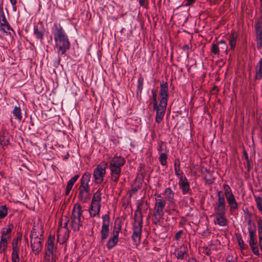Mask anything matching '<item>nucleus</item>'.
<instances>
[{"instance_id":"nucleus-1","label":"nucleus","mask_w":262,"mask_h":262,"mask_svg":"<svg viewBox=\"0 0 262 262\" xmlns=\"http://www.w3.org/2000/svg\"><path fill=\"white\" fill-rule=\"evenodd\" d=\"M58 54L63 55L70 49L71 43L65 30L59 23H54L52 28Z\"/></svg>"},{"instance_id":"nucleus-38","label":"nucleus","mask_w":262,"mask_h":262,"mask_svg":"<svg viewBox=\"0 0 262 262\" xmlns=\"http://www.w3.org/2000/svg\"><path fill=\"white\" fill-rule=\"evenodd\" d=\"M121 229V225L120 223L115 224L113 229V235H116L118 237L119 233Z\"/></svg>"},{"instance_id":"nucleus-44","label":"nucleus","mask_w":262,"mask_h":262,"mask_svg":"<svg viewBox=\"0 0 262 262\" xmlns=\"http://www.w3.org/2000/svg\"><path fill=\"white\" fill-rule=\"evenodd\" d=\"M252 228H249V237H256V228L255 224H253Z\"/></svg>"},{"instance_id":"nucleus-48","label":"nucleus","mask_w":262,"mask_h":262,"mask_svg":"<svg viewBox=\"0 0 262 262\" xmlns=\"http://www.w3.org/2000/svg\"><path fill=\"white\" fill-rule=\"evenodd\" d=\"M44 259L45 261H53V254L46 252Z\"/></svg>"},{"instance_id":"nucleus-61","label":"nucleus","mask_w":262,"mask_h":262,"mask_svg":"<svg viewBox=\"0 0 262 262\" xmlns=\"http://www.w3.org/2000/svg\"><path fill=\"white\" fill-rule=\"evenodd\" d=\"M207 2L210 5H214L217 3V0H207Z\"/></svg>"},{"instance_id":"nucleus-14","label":"nucleus","mask_w":262,"mask_h":262,"mask_svg":"<svg viewBox=\"0 0 262 262\" xmlns=\"http://www.w3.org/2000/svg\"><path fill=\"white\" fill-rule=\"evenodd\" d=\"M249 244L252 251V252L256 256H259L260 253L259 252L258 246L256 237H249Z\"/></svg>"},{"instance_id":"nucleus-8","label":"nucleus","mask_w":262,"mask_h":262,"mask_svg":"<svg viewBox=\"0 0 262 262\" xmlns=\"http://www.w3.org/2000/svg\"><path fill=\"white\" fill-rule=\"evenodd\" d=\"M216 196L217 201L215 205V211H227V207L226 205V201L224 192L221 190H217L216 192Z\"/></svg>"},{"instance_id":"nucleus-55","label":"nucleus","mask_w":262,"mask_h":262,"mask_svg":"<svg viewBox=\"0 0 262 262\" xmlns=\"http://www.w3.org/2000/svg\"><path fill=\"white\" fill-rule=\"evenodd\" d=\"M183 233V230H179L178 232H177L175 234V239L177 241H179L181 235Z\"/></svg>"},{"instance_id":"nucleus-49","label":"nucleus","mask_w":262,"mask_h":262,"mask_svg":"<svg viewBox=\"0 0 262 262\" xmlns=\"http://www.w3.org/2000/svg\"><path fill=\"white\" fill-rule=\"evenodd\" d=\"M54 240H55L54 236H51V235L49 236L48 241H47V245H54Z\"/></svg>"},{"instance_id":"nucleus-60","label":"nucleus","mask_w":262,"mask_h":262,"mask_svg":"<svg viewBox=\"0 0 262 262\" xmlns=\"http://www.w3.org/2000/svg\"><path fill=\"white\" fill-rule=\"evenodd\" d=\"M139 4L141 6L146 7V5L145 4V0H139Z\"/></svg>"},{"instance_id":"nucleus-64","label":"nucleus","mask_w":262,"mask_h":262,"mask_svg":"<svg viewBox=\"0 0 262 262\" xmlns=\"http://www.w3.org/2000/svg\"><path fill=\"white\" fill-rule=\"evenodd\" d=\"M187 262H197V260L195 258L193 257H191L188 259Z\"/></svg>"},{"instance_id":"nucleus-37","label":"nucleus","mask_w":262,"mask_h":262,"mask_svg":"<svg viewBox=\"0 0 262 262\" xmlns=\"http://www.w3.org/2000/svg\"><path fill=\"white\" fill-rule=\"evenodd\" d=\"M77 204H78L77 203L74 205V207L73 209L72 215L71 216L72 227H74V223H75L76 219H77V212H76L75 211V207L76 206H77Z\"/></svg>"},{"instance_id":"nucleus-21","label":"nucleus","mask_w":262,"mask_h":262,"mask_svg":"<svg viewBox=\"0 0 262 262\" xmlns=\"http://www.w3.org/2000/svg\"><path fill=\"white\" fill-rule=\"evenodd\" d=\"M165 199L170 203H174V193L170 187L166 188L164 191Z\"/></svg>"},{"instance_id":"nucleus-56","label":"nucleus","mask_w":262,"mask_h":262,"mask_svg":"<svg viewBox=\"0 0 262 262\" xmlns=\"http://www.w3.org/2000/svg\"><path fill=\"white\" fill-rule=\"evenodd\" d=\"M168 213L170 215H177L179 213V211L175 209H172L169 210Z\"/></svg>"},{"instance_id":"nucleus-63","label":"nucleus","mask_w":262,"mask_h":262,"mask_svg":"<svg viewBox=\"0 0 262 262\" xmlns=\"http://www.w3.org/2000/svg\"><path fill=\"white\" fill-rule=\"evenodd\" d=\"M244 156L245 157V158L246 161H249L248 155L245 150L244 152Z\"/></svg>"},{"instance_id":"nucleus-24","label":"nucleus","mask_w":262,"mask_h":262,"mask_svg":"<svg viewBox=\"0 0 262 262\" xmlns=\"http://www.w3.org/2000/svg\"><path fill=\"white\" fill-rule=\"evenodd\" d=\"M0 30L5 32H6V30H12L5 16H3V18H1L0 23Z\"/></svg>"},{"instance_id":"nucleus-62","label":"nucleus","mask_w":262,"mask_h":262,"mask_svg":"<svg viewBox=\"0 0 262 262\" xmlns=\"http://www.w3.org/2000/svg\"><path fill=\"white\" fill-rule=\"evenodd\" d=\"M258 245L259 246L260 249L262 252V237H258Z\"/></svg>"},{"instance_id":"nucleus-17","label":"nucleus","mask_w":262,"mask_h":262,"mask_svg":"<svg viewBox=\"0 0 262 262\" xmlns=\"http://www.w3.org/2000/svg\"><path fill=\"white\" fill-rule=\"evenodd\" d=\"M256 42L258 49L262 48V24L256 25Z\"/></svg>"},{"instance_id":"nucleus-29","label":"nucleus","mask_w":262,"mask_h":262,"mask_svg":"<svg viewBox=\"0 0 262 262\" xmlns=\"http://www.w3.org/2000/svg\"><path fill=\"white\" fill-rule=\"evenodd\" d=\"M144 78L140 76L137 82V95H141L143 88Z\"/></svg>"},{"instance_id":"nucleus-6","label":"nucleus","mask_w":262,"mask_h":262,"mask_svg":"<svg viewBox=\"0 0 262 262\" xmlns=\"http://www.w3.org/2000/svg\"><path fill=\"white\" fill-rule=\"evenodd\" d=\"M107 163L103 166L101 165H98L96 168L94 170L93 176L94 178V182L97 184H101L104 180V177L106 173V166Z\"/></svg>"},{"instance_id":"nucleus-13","label":"nucleus","mask_w":262,"mask_h":262,"mask_svg":"<svg viewBox=\"0 0 262 262\" xmlns=\"http://www.w3.org/2000/svg\"><path fill=\"white\" fill-rule=\"evenodd\" d=\"M179 185L182 189L183 194L188 193L190 190L189 184L186 177L180 178L179 179Z\"/></svg>"},{"instance_id":"nucleus-31","label":"nucleus","mask_w":262,"mask_h":262,"mask_svg":"<svg viewBox=\"0 0 262 262\" xmlns=\"http://www.w3.org/2000/svg\"><path fill=\"white\" fill-rule=\"evenodd\" d=\"M218 45L220 46L219 48L222 52L227 53L228 46L226 41L222 40L219 42Z\"/></svg>"},{"instance_id":"nucleus-52","label":"nucleus","mask_w":262,"mask_h":262,"mask_svg":"<svg viewBox=\"0 0 262 262\" xmlns=\"http://www.w3.org/2000/svg\"><path fill=\"white\" fill-rule=\"evenodd\" d=\"M12 253L11 256H18L19 249V247H12Z\"/></svg>"},{"instance_id":"nucleus-3","label":"nucleus","mask_w":262,"mask_h":262,"mask_svg":"<svg viewBox=\"0 0 262 262\" xmlns=\"http://www.w3.org/2000/svg\"><path fill=\"white\" fill-rule=\"evenodd\" d=\"M141 203H138L134 215V222L133 224V233L132 238L134 242L137 240L140 242L142 230L143 216L141 209Z\"/></svg>"},{"instance_id":"nucleus-47","label":"nucleus","mask_w":262,"mask_h":262,"mask_svg":"<svg viewBox=\"0 0 262 262\" xmlns=\"http://www.w3.org/2000/svg\"><path fill=\"white\" fill-rule=\"evenodd\" d=\"M238 243L240 248L243 250H245L248 248V246H246L244 244V242L242 238V237H237Z\"/></svg>"},{"instance_id":"nucleus-59","label":"nucleus","mask_w":262,"mask_h":262,"mask_svg":"<svg viewBox=\"0 0 262 262\" xmlns=\"http://www.w3.org/2000/svg\"><path fill=\"white\" fill-rule=\"evenodd\" d=\"M186 3L185 4L186 6H191L194 3L195 0H186Z\"/></svg>"},{"instance_id":"nucleus-27","label":"nucleus","mask_w":262,"mask_h":262,"mask_svg":"<svg viewBox=\"0 0 262 262\" xmlns=\"http://www.w3.org/2000/svg\"><path fill=\"white\" fill-rule=\"evenodd\" d=\"M13 229V226L12 224H9L7 228H4L1 231V237H6L7 235L11 233Z\"/></svg>"},{"instance_id":"nucleus-15","label":"nucleus","mask_w":262,"mask_h":262,"mask_svg":"<svg viewBox=\"0 0 262 262\" xmlns=\"http://www.w3.org/2000/svg\"><path fill=\"white\" fill-rule=\"evenodd\" d=\"M82 208L80 204H77V227H72L74 231H78L80 230V227H82V223L83 220V217L82 216Z\"/></svg>"},{"instance_id":"nucleus-7","label":"nucleus","mask_w":262,"mask_h":262,"mask_svg":"<svg viewBox=\"0 0 262 262\" xmlns=\"http://www.w3.org/2000/svg\"><path fill=\"white\" fill-rule=\"evenodd\" d=\"M102 225L101 233V240L102 242L104 241L108 237L109 233V225L110 222V215L106 214L102 216Z\"/></svg>"},{"instance_id":"nucleus-46","label":"nucleus","mask_w":262,"mask_h":262,"mask_svg":"<svg viewBox=\"0 0 262 262\" xmlns=\"http://www.w3.org/2000/svg\"><path fill=\"white\" fill-rule=\"evenodd\" d=\"M30 236L31 240L36 239L37 241H38V240L41 239V238H39L38 237V235L35 231L34 229H33V230L31 231Z\"/></svg>"},{"instance_id":"nucleus-16","label":"nucleus","mask_w":262,"mask_h":262,"mask_svg":"<svg viewBox=\"0 0 262 262\" xmlns=\"http://www.w3.org/2000/svg\"><path fill=\"white\" fill-rule=\"evenodd\" d=\"M31 247L35 255H37L41 251L42 247L41 239L31 240Z\"/></svg>"},{"instance_id":"nucleus-12","label":"nucleus","mask_w":262,"mask_h":262,"mask_svg":"<svg viewBox=\"0 0 262 262\" xmlns=\"http://www.w3.org/2000/svg\"><path fill=\"white\" fill-rule=\"evenodd\" d=\"M159 199H156V203L154 207V212L164 213L163 209L166 205V201L161 198V195L158 196Z\"/></svg>"},{"instance_id":"nucleus-10","label":"nucleus","mask_w":262,"mask_h":262,"mask_svg":"<svg viewBox=\"0 0 262 262\" xmlns=\"http://www.w3.org/2000/svg\"><path fill=\"white\" fill-rule=\"evenodd\" d=\"M174 254L178 259L184 260L186 259L188 256L187 245L183 244L180 247L177 248Z\"/></svg>"},{"instance_id":"nucleus-43","label":"nucleus","mask_w":262,"mask_h":262,"mask_svg":"<svg viewBox=\"0 0 262 262\" xmlns=\"http://www.w3.org/2000/svg\"><path fill=\"white\" fill-rule=\"evenodd\" d=\"M257 228H258V237H262V220L259 219L257 221Z\"/></svg>"},{"instance_id":"nucleus-4","label":"nucleus","mask_w":262,"mask_h":262,"mask_svg":"<svg viewBox=\"0 0 262 262\" xmlns=\"http://www.w3.org/2000/svg\"><path fill=\"white\" fill-rule=\"evenodd\" d=\"M152 104H153V110L156 112V115L155 117V121L157 123H159L162 121L163 117L165 115V112L166 110V105H164L163 107H160V103L158 104L157 101V94L156 90L152 89L151 90Z\"/></svg>"},{"instance_id":"nucleus-40","label":"nucleus","mask_w":262,"mask_h":262,"mask_svg":"<svg viewBox=\"0 0 262 262\" xmlns=\"http://www.w3.org/2000/svg\"><path fill=\"white\" fill-rule=\"evenodd\" d=\"M256 206L259 211L262 213V198L260 196L255 198Z\"/></svg>"},{"instance_id":"nucleus-5","label":"nucleus","mask_w":262,"mask_h":262,"mask_svg":"<svg viewBox=\"0 0 262 262\" xmlns=\"http://www.w3.org/2000/svg\"><path fill=\"white\" fill-rule=\"evenodd\" d=\"M160 86V105L162 107L164 105H167L169 97L168 83L162 81L161 82Z\"/></svg>"},{"instance_id":"nucleus-25","label":"nucleus","mask_w":262,"mask_h":262,"mask_svg":"<svg viewBox=\"0 0 262 262\" xmlns=\"http://www.w3.org/2000/svg\"><path fill=\"white\" fill-rule=\"evenodd\" d=\"M91 178V174L89 172H85L82 176L81 181L80 184L84 185H89V182H90Z\"/></svg>"},{"instance_id":"nucleus-57","label":"nucleus","mask_w":262,"mask_h":262,"mask_svg":"<svg viewBox=\"0 0 262 262\" xmlns=\"http://www.w3.org/2000/svg\"><path fill=\"white\" fill-rule=\"evenodd\" d=\"M12 262H19V258L18 256H11Z\"/></svg>"},{"instance_id":"nucleus-32","label":"nucleus","mask_w":262,"mask_h":262,"mask_svg":"<svg viewBox=\"0 0 262 262\" xmlns=\"http://www.w3.org/2000/svg\"><path fill=\"white\" fill-rule=\"evenodd\" d=\"M8 214V208L6 205L0 206V220L4 219Z\"/></svg>"},{"instance_id":"nucleus-2","label":"nucleus","mask_w":262,"mask_h":262,"mask_svg":"<svg viewBox=\"0 0 262 262\" xmlns=\"http://www.w3.org/2000/svg\"><path fill=\"white\" fill-rule=\"evenodd\" d=\"M125 158L121 156H114L110 161L109 168L111 171V179L118 182L121 174V167L125 164Z\"/></svg>"},{"instance_id":"nucleus-41","label":"nucleus","mask_w":262,"mask_h":262,"mask_svg":"<svg viewBox=\"0 0 262 262\" xmlns=\"http://www.w3.org/2000/svg\"><path fill=\"white\" fill-rule=\"evenodd\" d=\"M223 188L224 189V196H227V195H230V194H233L232 190L230 187V186L226 184L223 185Z\"/></svg>"},{"instance_id":"nucleus-33","label":"nucleus","mask_w":262,"mask_h":262,"mask_svg":"<svg viewBox=\"0 0 262 262\" xmlns=\"http://www.w3.org/2000/svg\"><path fill=\"white\" fill-rule=\"evenodd\" d=\"M211 52L214 54L219 55L220 53V48L219 47V45L213 43L211 48Z\"/></svg>"},{"instance_id":"nucleus-58","label":"nucleus","mask_w":262,"mask_h":262,"mask_svg":"<svg viewBox=\"0 0 262 262\" xmlns=\"http://www.w3.org/2000/svg\"><path fill=\"white\" fill-rule=\"evenodd\" d=\"M72 187L69 186H67V187H66V192H65V194L66 195H68L72 189Z\"/></svg>"},{"instance_id":"nucleus-30","label":"nucleus","mask_w":262,"mask_h":262,"mask_svg":"<svg viewBox=\"0 0 262 262\" xmlns=\"http://www.w3.org/2000/svg\"><path fill=\"white\" fill-rule=\"evenodd\" d=\"M101 200V189L99 188L93 194L92 200L93 202H99Z\"/></svg>"},{"instance_id":"nucleus-22","label":"nucleus","mask_w":262,"mask_h":262,"mask_svg":"<svg viewBox=\"0 0 262 262\" xmlns=\"http://www.w3.org/2000/svg\"><path fill=\"white\" fill-rule=\"evenodd\" d=\"M118 242V237L116 235H113V236L108 239L106 244V247L108 250H111L117 245Z\"/></svg>"},{"instance_id":"nucleus-28","label":"nucleus","mask_w":262,"mask_h":262,"mask_svg":"<svg viewBox=\"0 0 262 262\" xmlns=\"http://www.w3.org/2000/svg\"><path fill=\"white\" fill-rule=\"evenodd\" d=\"M164 213H160L154 212V217L152 219V223L157 225L159 223L161 220L163 219Z\"/></svg>"},{"instance_id":"nucleus-39","label":"nucleus","mask_w":262,"mask_h":262,"mask_svg":"<svg viewBox=\"0 0 262 262\" xmlns=\"http://www.w3.org/2000/svg\"><path fill=\"white\" fill-rule=\"evenodd\" d=\"M259 69L256 72V77L257 79L262 78V58L259 61Z\"/></svg>"},{"instance_id":"nucleus-42","label":"nucleus","mask_w":262,"mask_h":262,"mask_svg":"<svg viewBox=\"0 0 262 262\" xmlns=\"http://www.w3.org/2000/svg\"><path fill=\"white\" fill-rule=\"evenodd\" d=\"M236 37L233 34L230 36V46L233 49L236 46Z\"/></svg>"},{"instance_id":"nucleus-50","label":"nucleus","mask_w":262,"mask_h":262,"mask_svg":"<svg viewBox=\"0 0 262 262\" xmlns=\"http://www.w3.org/2000/svg\"><path fill=\"white\" fill-rule=\"evenodd\" d=\"M174 171H178L180 168V161L179 159H176L174 163Z\"/></svg>"},{"instance_id":"nucleus-45","label":"nucleus","mask_w":262,"mask_h":262,"mask_svg":"<svg viewBox=\"0 0 262 262\" xmlns=\"http://www.w3.org/2000/svg\"><path fill=\"white\" fill-rule=\"evenodd\" d=\"M79 177L78 174L75 175L68 182L67 185L73 187L74 183L77 181Z\"/></svg>"},{"instance_id":"nucleus-11","label":"nucleus","mask_w":262,"mask_h":262,"mask_svg":"<svg viewBox=\"0 0 262 262\" xmlns=\"http://www.w3.org/2000/svg\"><path fill=\"white\" fill-rule=\"evenodd\" d=\"M227 211H215V219L214 223L220 226H225L227 225V220L224 217Z\"/></svg>"},{"instance_id":"nucleus-34","label":"nucleus","mask_w":262,"mask_h":262,"mask_svg":"<svg viewBox=\"0 0 262 262\" xmlns=\"http://www.w3.org/2000/svg\"><path fill=\"white\" fill-rule=\"evenodd\" d=\"M160 163L162 165L165 166L167 164V156L166 153H162L159 158Z\"/></svg>"},{"instance_id":"nucleus-20","label":"nucleus","mask_w":262,"mask_h":262,"mask_svg":"<svg viewBox=\"0 0 262 262\" xmlns=\"http://www.w3.org/2000/svg\"><path fill=\"white\" fill-rule=\"evenodd\" d=\"M100 202H93V201H92L90 208L92 211H95V213H93L92 211H90L91 216L94 217L97 214H99L100 212Z\"/></svg>"},{"instance_id":"nucleus-18","label":"nucleus","mask_w":262,"mask_h":262,"mask_svg":"<svg viewBox=\"0 0 262 262\" xmlns=\"http://www.w3.org/2000/svg\"><path fill=\"white\" fill-rule=\"evenodd\" d=\"M10 136L8 132L5 129L0 132V143L3 146H6L9 143Z\"/></svg>"},{"instance_id":"nucleus-51","label":"nucleus","mask_w":262,"mask_h":262,"mask_svg":"<svg viewBox=\"0 0 262 262\" xmlns=\"http://www.w3.org/2000/svg\"><path fill=\"white\" fill-rule=\"evenodd\" d=\"M140 188H141L140 185H138V186H136L135 187H132V189L129 191L130 194L132 195V193L137 192L139 190V189H140Z\"/></svg>"},{"instance_id":"nucleus-9","label":"nucleus","mask_w":262,"mask_h":262,"mask_svg":"<svg viewBox=\"0 0 262 262\" xmlns=\"http://www.w3.org/2000/svg\"><path fill=\"white\" fill-rule=\"evenodd\" d=\"M90 185H84L80 184L79 188L78 199L82 203H86L90 198Z\"/></svg>"},{"instance_id":"nucleus-36","label":"nucleus","mask_w":262,"mask_h":262,"mask_svg":"<svg viewBox=\"0 0 262 262\" xmlns=\"http://www.w3.org/2000/svg\"><path fill=\"white\" fill-rule=\"evenodd\" d=\"M21 240V235L19 234L18 235L14 237L12 242V247H18V243H20Z\"/></svg>"},{"instance_id":"nucleus-26","label":"nucleus","mask_w":262,"mask_h":262,"mask_svg":"<svg viewBox=\"0 0 262 262\" xmlns=\"http://www.w3.org/2000/svg\"><path fill=\"white\" fill-rule=\"evenodd\" d=\"M13 114L15 119L20 121L22 119L21 109L19 106H15L13 110Z\"/></svg>"},{"instance_id":"nucleus-35","label":"nucleus","mask_w":262,"mask_h":262,"mask_svg":"<svg viewBox=\"0 0 262 262\" xmlns=\"http://www.w3.org/2000/svg\"><path fill=\"white\" fill-rule=\"evenodd\" d=\"M8 246V239L7 238L1 237L0 248H3V251H6Z\"/></svg>"},{"instance_id":"nucleus-23","label":"nucleus","mask_w":262,"mask_h":262,"mask_svg":"<svg viewBox=\"0 0 262 262\" xmlns=\"http://www.w3.org/2000/svg\"><path fill=\"white\" fill-rule=\"evenodd\" d=\"M33 34L36 38L39 39L41 42H42L45 34L42 29H39L37 26H35L33 29Z\"/></svg>"},{"instance_id":"nucleus-53","label":"nucleus","mask_w":262,"mask_h":262,"mask_svg":"<svg viewBox=\"0 0 262 262\" xmlns=\"http://www.w3.org/2000/svg\"><path fill=\"white\" fill-rule=\"evenodd\" d=\"M47 251L46 252L53 254L54 245H47Z\"/></svg>"},{"instance_id":"nucleus-19","label":"nucleus","mask_w":262,"mask_h":262,"mask_svg":"<svg viewBox=\"0 0 262 262\" xmlns=\"http://www.w3.org/2000/svg\"><path fill=\"white\" fill-rule=\"evenodd\" d=\"M226 199L231 211L238 209V204L236 202L233 194H230V195H227V196H226Z\"/></svg>"},{"instance_id":"nucleus-54","label":"nucleus","mask_w":262,"mask_h":262,"mask_svg":"<svg viewBox=\"0 0 262 262\" xmlns=\"http://www.w3.org/2000/svg\"><path fill=\"white\" fill-rule=\"evenodd\" d=\"M175 174L178 177L179 179L184 177L183 172L180 170V168H179V170H178V171H175Z\"/></svg>"}]
</instances>
